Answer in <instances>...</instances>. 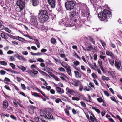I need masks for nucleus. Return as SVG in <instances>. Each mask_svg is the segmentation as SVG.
<instances>
[{
  "label": "nucleus",
  "mask_w": 122,
  "mask_h": 122,
  "mask_svg": "<svg viewBox=\"0 0 122 122\" xmlns=\"http://www.w3.org/2000/svg\"><path fill=\"white\" fill-rule=\"evenodd\" d=\"M100 42L102 46H103V47L104 48L106 46V45L105 43V42L104 41L101 40L100 41Z\"/></svg>",
  "instance_id": "nucleus-41"
},
{
  "label": "nucleus",
  "mask_w": 122,
  "mask_h": 122,
  "mask_svg": "<svg viewBox=\"0 0 122 122\" xmlns=\"http://www.w3.org/2000/svg\"><path fill=\"white\" fill-rule=\"evenodd\" d=\"M50 92L51 94H54L55 93V91L53 89H51L50 90Z\"/></svg>",
  "instance_id": "nucleus-58"
},
{
  "label": "nucleus",
  "mask_w": 122,
  "mask_h": 122,
  "mask_svg": "<svg viewBox=\"0 0 122 122\" xmlns=\"http://www.w3.org/2000/svg\"><path fill=\"white\" fill-rule=\"evenodd\" d=\"M65 111L66 114V115L69 116V111L67 109H65Z\"/></svg>",
  "instance_id": "nucleus-45"
},
{
  "label": "nucleus",
  "mask_w": 122,
  "mask_h": 122,
  "mask_svg": "<svg viewBox=\"0 0 122 122\" xmlns=\"http://www.w3.org/2000/svg\"><path fill=\"white\" fill-rule=\"evenodd\" d=\"M30 75L33 77H35L36 75H34L33 74V70L31 71L30 70H28L27 71Z\"/></svg>",
  "instance_id": "nucleus-28"
},
{
  "label": "nucleus",
  "mask_w": 122,
  "mask_h": 122,
  "mask_svg": "<svg viewBox=\"0 0 122 122\" xmlns=\"http://www.w3.org/2000/svg\"><path fill=\"white\" fill-rule=\"evenodd\" d=\"M33 74H34V75H36L35 77H36L37 76L36 75L38 73V72L37 71H36L34 70H33Z\"/></svg>",
  "instance_id": "nucleus-40"
},
{
  "label": "nucleus",
  "mask_w": 122,
  "mask_h": 122,
  "mask_svg": "<svg viewBox=\"0 0 122 122\" xmlns=\"http://www.w3.org/2000/svg\"><path fill=\"white\" fill-rule=\"evenodd\" d=\"M98 18L102 21H105L107 22V19L112 16L111 12L107 9H104L102 12H100L98 14Z\"/></svg>",
  "instance_id": "nucleus-2"
},
{
  "label": "nucleus",
  "mask_w": 122,
  "mask_h": 122,
  "mask_svg": "<svg viewBox=\"0 0 122 122\" xmlns=\"http://www.w3.org/2000/svg\"><path fill=\"white\" fill-rule=\"evenodd\" d=\"M28 1V0H18L16 4L17 6L19 7L20 10H22L25 6V3Z\"/></svg>",
  "instance_id": "nucleus-5"
},
{
  "label": "nucleus",
  "mask_w": 122,
  "mask_h": 122,
  "mask_svg": "<svg viewBox=\"0 0 122 122\" xmlns=\"http://www.w3.org/2000/svg\"><path fill=\"white\" fill-rule=\"evenodd\" d=\"M71 12L76 17H78V10L76 9L73 10Z\"/></svg>",
  "instance_id": "nucleus-22"
},
{
  "label": "nucleus",
  "mask_w": 122,
  "mask_h": 122,
  "mask_svg": "<svg viewBox=\"0 0 122 122\" xmlns=\"http://www.w3.org/2000/svg\"><path fill=\"white\" fill-rule=\"evenodd\" d=\"M93 47L92 46L88 47L87 48V50L88 51H91L92 50V49Z\"/></svg>",
  "instance_id": "nucleus-46"
},
{
  "label": "nucleus",
  "mask_w": 122,
  "mask_h": 122,
  "mask_svg": "<svg viewBox=\"0 0 122 122\" xmlns=\"http://www.w3.org/2000/svg\"><path fill=\"white\" fill-rule=\"evenodd\" d=\"M88 10H86L85 9H81V13L83 16L84 17H86L87 15H88L89 13H88Z\"/></svg>",
  "instance_id": "nucleus-8"
},
{
  "label": "nucleus",
  "mask_w": 122,
  "mask_h": 122,
  "mask_svg": "<svg viewBox=\"0 0 122 122\" xmlns=\"http://www.w3.org/2000/svg\"><path fill=\"white\" fill-rule=\"evenodd\" d=\"M10 65L12 67L13 69H15V66L12 63H10Z\"/></svg>",
  "instance_id": "nucleus-54"
},
{
  "label": "nucleus",
  "mask_w": 122,
  "mask_h": 122,
  "mask_svg": "<svg viewBox=\"0 0 122 122\" xmlns=\"http://www.w3.org/2000/svg\"><path fill=\"white\" fill-rule=\"evenodd\" d=\"M2 23L3 22L0 19V24L1 25H0V30H2L4 28V26L3 25H2Z\"/></svg>",
  "instance_id": "nucleus-34"
},
{
  "label": "nucleus",
  "mask_w": 122,
  "mask_h": 122,
  "mask_svg": "<svg viewBox=\"0 0 122 122\" xmlns=\"http://www.w3.org/2000/svg\"><path fill=\"white\" fill-rule=\"evenodd\" d=\"M79 6L81 10L82 9H85L86 10H88L87 5L86 4L80 3L79 4Z\"/></svg>",
  "instance_id": "nucleus-7"
},
{
  "label": "nucleus",
  "mask_w": 122,
  "mask_h": 122,
  "mask_svg": "<svg viewBox=\"0 0 122 122\" xmlns=\"http://www.w3.org/2000/svg\"><path fill=\"white\" fill-rule=\"evenodd\" d=\"M32 95L36 97H40V96L39 94L35 92L33 94H32Z\"/></svg>",
  "instance_id": "nucleus-43"
},
{
  "label": "nucleus",
  "mask_w": 122,
  "mask_h": 122,
  "mask_svg": "<svg viewBox=\"0 0 122 122\" xmlns=\"http://www.w3.org/2000/svg\"><path fill=\"white\" fill-rule=\"evenodd\" d=\"M48 2L50 5L51 8L55 7V0H48Z\"/></svg>",
  "instance_id": "nucleus-10"
},
{
  "label": "nucleus",
  "mask_w": 122,
  "mask_h": 122,
  "mask_svg": "<svg viewBox=\"0 0 122 122\" xmlns=\"http://www.w3.org/2000/svg\"><path fill=\"white\" fill-rule=\"evenodd\" d=\"M104 93L105 95L106 96L108 97L109 96V94L108 92L107 91H104Z\"/></svg>",
  "instance_id": "nucleus-57"
},
{
  "label": "nucleus",
  "mask_w": 122,
  "mask_h": 122,
  "mask_svg": "<svg viewBox=\"0 0 122 122\" xmlns=\"http://www.w3.org/2000/svg\"><path fill=\"white\" fill-rule=\"evenodd\" d=\"M59 63L61 64L63 67L66 68L69 66L64 61H62V62L61 61H59Z\"/></svg>",
  "instance_id": "nucleus-21"
},
{
  "label": "nucleus",
  "mask_w": 122,
  "mask_h": 122,
  "mask_svg": "<svg viewBox=\"0 0 122 122\" xmlns=\"http://www.w3.org/2000/svg\"><path fill=\"white\" fill-rule=\"evenodd\" d=\"M47 51V50L46 49H43L41 50V51L42 52L44 53L46 52Z\"/></svg>",
  "instance_id": "nucleus-62"
},
{
  "label": "nucleus",
  "mask_w": 122,
  "mask_h": 122,
  "mask_svg": "<svg viewBox=\"0 0 122 122\" xmlns=\"http://www.w3.org/2000/svg\"><path fill=\"white\" fill-rule=\"evenodd\" d=\"M60 97L62 100L65 101H66V99L68 98L67 97L64 96L63 95L61 96Z\"/></svg>",
  "instance_id": "nucleus-36"
},
{
  "label": "nucleus",
  "mask_w": 122,
  "mask_h": 122,
  "mask_svg": "<svg viewBox=\"0 0 122 122\" xmlns=\"http://www.w3.org/2000/svg\"><path fill=\"white\" fill-rule=\"evenodd\" d=\"M115 65L116 67L118 69H119L121 66V63L120 61H115Z\"/></svg>",
  "instance_id": "nucleus-19"
},
{
  "label": "nucleus",
  "mask_w": 122,
  "mask_h": 122,
  "mask_svg": "<svg viewBox=\"0 0 122 122\" xmlns=\"http://www.w3.org/2000/svg\"><path fill=\"white\" fill-rule=\"evenodd\" d=\"M7 36H8L9 37H10L12 38L15 39H17V38H16V37L14 36H13L11 35L10 34H7Z\"/></svg>",
  "instance_id": "nucleus-35"
},
{
  "label": "nucleus",
  "mask_w": 122,
  "mask_h": 122,
  "mask_svg": "<svg viewBox=\"0 0 122 122\" xmlns=\"http://www.w3.org/2000/svg\"><path fill=\"white\" fill-rule=\"evenodd\" d=\"M18 67L19 69H20L23 71H25L26 69V67H24L23 66H18Z\"/></svg>",
  "instance_id": "nucleus-30"
},
{
  "label": "nucleus",
  "mask_w": 122,
  "mask_h": 122,
  "mask_svg": "<svg viewBox=\"0 0 122 122\" xmlns=\"http://www.w3.org/2000/svg\"><path fill=\"white\" fill-rule=\"evenodd\" d=\"M0 64L5 66H6L7 65V63L5 61H0Z\"/></svg>",
  "instance_id": "nucleus-49"
},
{
  "label": "nucleus",
  "mask_w": 122,
  "mask_h": 122,
  "mask_svg": "<svg viewBox=\"0 0 122 122\" xmlns=\"http://www.w3.org/2000/svg\"><path fill=\"white\" fill-rule=\"evenodd\" d=\"M32 3L33 6H36L39 4L38 0H32Z\"/></svg>",
  "instance_id": "nucleus-20"
},
{
  "label": "nucleus",
  "mask_w": 122,
  "mask_h": 122,
  "mask_svg": "<svg viewBox=\"0 0 122 122\" xmlns=\"http://www.w3.org/2000/svg\"><path fill=\"white\" fill-rule=\"evenodd\" d=\"M98 62L99 64V66L101 69L104 73H105L104 72V70L102 66V61H98Z\"/></svg>",
  "instance_id": "nucleus-29"
},
{
  "label": "nucleus",
  "mask_w": 122,
  "mask_h": 122,
  "mask_svg": "<svg viewBox=\"0 0 122 122\" xmlns=\"http://www.w3.org/2000/svg\"><path fill=\"white\" fill-rule=\"evenodd\" d=\"M89 85L90 86L95 89L94 85L93 83L90 82L89 83Z\"/></svg>",
  "instance_id": "nucleus-50"
},
{
  "label": "nucleus",
  "mask_w": 122,
  "mask_h": 122,
  "mask_svg": "<svg viewBox=\"0 0 122 122\" xmlns=\"http://www.w3.org/2000/svg\"><path fill=\"white\" fill-rule=\"evenodd\" d=\"M58 69L61 71L64 72L65 71V69L62 67L59 68Z\"/></svg>",
  "instance_id": "nucleus-56"
},
{
  "label": "nucleus",
  "mask_w": 122,
  "mask_h": 122,
  "mask_svg": "<svg viewBox=\"0 0 122 122\" xmlns=\"http://www.w3.org/2000/svg\"><path fill=\"white\" fill-rule=\"evenodd\" d=\"M72 99L73 100H76L77 101H78L79 100V98L76 97H73L72 98Z\"/></svg>",
  "instance_id": "nucleus-47"
},
{
  "label": "nucleus",
  "mask_w": 122,
  "mask_h": 122,
  "mask_svg": "<svg viewBox=\"0 0 122 122\" xmlns=\"http://www.w3.org/2000/svg\"><path fill=\"white\" fill-rule=\"evenodd\" d=\"M83 89L84 90H86L88 91H89L90 90V89L88 88L86 86H84V87L83 88Z\"/></svg>",
  "instance_id": "nucleus-55"
},
{
  "label": "nucleus",
  "mask_w": 122,
  "mask_h": 122,
  "mask_svg": "<svg viewBox=\"0 0 122 122\" xmlns=\"http://www.w3.org/2000/svg\"><path fill=\"white\" fill-rule=\"evenodd\" d=\"M31 54L33 55H40L41 54L40 53H34L32 52H31Z\"/></svg>",
  "instance_id": "nucleus-48"
},
{
  "label": "nucleus",
  "mask_w": 122,
  "mask_h": 122,
  "mask_svg": "<svg viewBox=\"0 0 122 122\" xmlns=\"http://www.w3.org/2000/svg\"><path fill=\"white\" fill-rule=\"evenodd\" d=\"M8 104L7 101L6 100H4L3 102V109L5 110L8 107Z\"/></svg>",
  "instance_id": "nucleus-16"
},
{
  "label": "nucleus",
  "mask_w": 122,
  "mask_h": 122,
  "mask_svg": "<svg viewBox=\"0 0 122 122\" xmlns=\"http://www.w3.org/2000/svg\"><path fill=\"white\" fill-rule=\"evenodd\" d=\"M17 37V38H18V39L17 38V39L19 41H21L22 42H24L25 41V39L23 38L20 37L19 36H18Z\"/></svg>",
  "instance_id": "nucleus-37"
},
{
  "label": "nucleus",
  "mask_w": 122,
  "mask_h": 122,
  "mask_svg": "<svg viewBox=\"0 0 122 122\" xmlns=\"http://www.w3.org/2000/svg\"><path fill=\"white\" fill-rule=\"evenodd\" d=\"M75 76L76 78H80L81 77V75L77 71H74Z\"/></svg>",
  "instance_id": "nucleus-18"
},
{
  "label": "nucleus",
  "mask_w": 122,
  "mask_h": 122,
  "mask_svg": "<svg viewBox=\"0 0 122 122\" xmlns=\"http://www.w3.org/2000/svg\"><path fill=\"white\" fill-rule=\"evenodd\" d=\"M92 109L95 110L96 112L98 114H99L100 113V111L99 109L97 108H96L95 107H92Z\"/></svg>",
  "instance_id": "nucleus-33"
},
{
  "label": "nucleus",
  "mask_w": 122,
  "mask_h": 122,
  "mask_svg": "<svg viewBox=\"0 0 122 122\" xmlns=\"http://www.w3.org/2000/svg\"><path fill=\"white\" fill-rule=\"evenodd\" d=\"M75 4L74 1H69L65 2V5L66 9L70 11L74 9Z\"/></svg>",
  "instance_id": "nucleus-4"
},
{
  "label": "nucleus",
  "mask_w": 122,
  "mask_h": 122,
  "mask_svg": "<svg viewBox=\"0 0 122 122\" xmlns=\"http://www.w3.org/2000/svg\"><path fill=\"white\" fill-rule=\"evenodd\" d=\"M16 56L17 58L20 60L25 61V59L24 57L22 56H21L19 55L18 54H16Z\"/></svg>",
  "instance_id": "nucleus-25"
},
{
  "label": "nucleus",
  "mask_w": 122,
  "mask_h": 122,
  "mask_svg": "<svg viewBox=\"0 0 122 122\" xmlns=\"http://www.w3.org/2000/svg\"><path fill=\"white\" fill-rule=\"evenodd\" d=\"M51 43L53 44H55L56 42V40L54 38H52L51 39Z\"/></svg>",
  "instance_id": "nucleus-38"
},
{
  "label": "nucleus",
  "mask_w": 122,
  "mask_h": 122,
  "mask_svg": "<svg viewBox=\"0 0 122 122\" xmlns=\"http://www.w3.org/2000/svg\"><path fill=\"white\" fill-rule=\"evenodd\" d=\"M34 40L35 42V44L36 45L40 44V43L38 41V40L37 39L35 38Z\"/></svg>",
  "instance_id": "nucleus-44"
},
{
  "label": "nucleus",
  "mask_w": 122,
  "mask_h": 122,
  "mask_svg": "<svg viewBox=\"0 0 122 122\" xmlns=\"http://www.w3.org/2000/svg\"><path fill=\"white\" fill-rule=\"evenodd\" d=\"M4 87L5 88H6V89L9 90H11V89H10L9 86L7 85H5V86Z\"/></svg>",
  "instance_id": "nucleus-61"
},
{
  "label": "nucleus",
  "mask_w": 122,
  "mask_h": 122,
  "mask_svg": "<svg viewBox=\"0 0 122 122\" xmlns=\"http://www.w3.org/2000/svg\"><path fill=\"white\" fill-rule=\"evenodd\" d=\"M92 76L94 78V79H95V78H97V77L96 75L94 73H92Z\"/></svg>",
  "instance_id": "nucleus-59"
},
{
  "label": "nucleus",
  "mask_w": 122,
  "mask_h": 122,
  "mask_svg": "<svg viewBox=\"0 0 122 122\" xmlns=\"http://www.w3.org/2000/svg\"><path fill=\"white\" fill-rule=\"evenodd\" d=\"M64 25L66 27H71L74 26L72 24H69L66 22H64Z\"/></svg>",
  "instance_id": "nucleus-27"
},
{
  "label": "nucleus",
  "mask_w": 122,
  "mask_h": 122,
  "mask_svg": "<svg viewBox=\"0 0 122 122\" xmlns=\"http://www.w3.org/2000/svg\"><path fill=\"white\" fill-rule=\"evenodd\" d=\"M97 101L100 103H101L102 102L104 103V102L103 99L101 97L100 98H97Z\"/></svg>",
  "instance_id": "nucleus-39"
},
{
  "label": "nucleus",
  "mask_w": 122,
  "mask_h": 122,
  "mask_svg": "<svg viewBox=\"0 0 122 122\" xmlns=\"http://www.w3.org/2000/svg\"><path fill=\"white\" fill-rule=\"evenodd\" d=\"M93 81L95 84L97 85H98L99 83L95 79H94L93 80Z\"/></svg>",
  "instance_id": "nucleus-63"
},
{
  "label": "nucleus",
  "mask_w": 122,
  "mask_h": 122,
  "mask_svg": "<svg viewBox=\"0 0 122 122\" xmlns=\"http://www.w3.org/2000/svg\"><path fill=\"white\" fill-rule=\"evenodd\" d=\"M102 79L104 80H106L107 81H108L109 80V78L108 77H106L104 76H102Z\"/></svg>",
  "instance_id": "nucleus-42"
},
{
  "label": "nucleus",
  "mask_w": 122,
  "mask_h": 122,
  "mask_svg": "<svg viewBox=\"0 0 122 122\" xmlns=\"http://www.w3.org/2000/svg\"><path fill=\"white\" fill-rule=\"evenodd\" d=\"M7 34L6 33L4 32L1 33L0 35L2 38L6 40L7 41V39H8V38L6 36H7Z\"/></svg>",
  "instance_id": "nucleus-17"
},
{
  "label": "nucleus",
  "mask_w": 122,
  "mask_h": 122,
  "mask_svg": "<svg viewBox=\"0 0 122 122\" xmlns=\"http://www.w3.org/2000/svg\"><path fill=\"white\" fill-rule=\"evenodd\" d=\"M73 63L76 66H77L79 64L78 61H74Z\"/></svg>",
  "instance_id": "nucleus-64"
},
{
  "label": "nucleus",
  "mask_w": 122,
  "mask_h": 122,
  "mask_svg": "<svg viewBox=\"0 0 122 122\" xmlns=\"http://www.w3.org/2000/svg\"><path fill=\"white\" fill-rule=\"evenodd\" d=\"M66 90L67 91V92L69 93L71 95H73L74 93H78V92H74L73 90L69 89L68 87H67L66 89Z\"/></svg>",
  "instance_id": "nucleus-12"
},
{
  "label": "nucleus",
  "mask_w": 122,
  "mask_h": 122,
  "mask_svg": "<svg viewBox=\"0 0 122 122\" xmlns=\"http://www.w3.org/2000/svg\"><path fill=\"white\" fill-rule=\"evenodd\" d=\"M51 16L53 20L55 19L56 17L55 15L52 14L51 13L48 12L47 10L41 9L39 11L38 16L39 21L40 22L44 23L46 22Z\"/></svg>",
  "instance_id": "nucleus-1"
},
{
  "label": "nucleus",
  "mask_w": 122,
  "mask_h": 122,
  "mask_svg": "<svg viewBox=\"0 0 122 122\" xmlns=\"http://www.w3.org/2000/svg\"><path fill=\"white\" fill-rule=\"evenodd\" d=\"M56 90L57 92L58 93L60 94H62L64 92V90L63 89H61L60 87L56 86Z\"/></svg>",
  "instance_id": "nucleus-9"
},
{
  "label": "nucleus",
  "mask_w": 122,
  "mask_h": 122,
  "mask_svg": "<svg viewBox=\"0 0 122 122\" xmlns=\"http://www.w3.org/2000/svg\"><path fill=\"white\" fill-rule=\"evenodd\" d=\"M30 21L32 25L35 27H39L38 25V22L37 18L34 17H32Z\"/></svg>",
  "instance_id": "nucleus-6"
},
{
  "label": "nucleus",
  "mask_w": 122,
  "mask_h": 122,
  "mask_svg": "<svg viewBox=\"0 0 122 122\" xmlns=\"http://www.w3.org/2000/svg\"><path fill=\"white\" fill-rule=\"evenodd\" d=\"M90 0V1L92 5L94 7L96 6L98 1L97 0Z\"/></svg>",
  "instance_id": "nucleus-24"
},
{
  "label": "nucleus",
  "mask_w": 122,
  "mask_h": 122,
  "mask_svg": "<svg viewBox=\"0 0 122 122\" xmlns=\"http://www.w3.org/2000/svg\"><path fill=\"white\" fill-rule=\"evenodd\" d=\"M0 73L1 75H4L5 74L6 72L4 70H1L0 71Z\"/></svg>",
  "instance_id": "nucleus-53"
},
{
  "label": "nucleus",
  "mask_w": 122,
  "mask_h": 122,
  "mask_svg": "<svg viewBox=\"0 0 122 122\" xmlns=\"http://www.w3.org/2000/svg\"><path fill=\"white\" fill-rule=\"evenodd\" d=\"M51 75L52 77L56 81H58L60 79L54 74H52Z\"/></svg>",
  "instance_id": "nucleus-31"
},
{
  "label": "nucleus",
  "mask_w": 122,
  "mask_h": 122,
  "mask_svg": "<svg viewBox=\"0 0 122 122\" xmlns=\"http://www.w3.org/2000/svg\"><path fill=\"white\" fill-rule=\"evenodd\" d=\"M60 57L62 58H65V60L66 61H67V58L66 57L65 55L64 54H60Z\"/></svg>",
  "instance_id": "nucleus-32"
},
{
  "label": "nucleus",
  "mask_w": 122,
  "mask_h": 122,
  "mask_svg": "<svg viewBox=\"0 0 122 122\" xmlns=\"http://www.w3.org/2000/svg\"><path fill=\"white\" fill-rule=\"evenodd\" d=\"M106 54L110 56L112 58L114 59L117 58L116 57L114 56V54L112 52H110L108 50L106 51Z\"/></svg>",
  "instance_id": "nucleus-13"
},
{
  "label": "nucleus",
  "mask_w": 122,
  "mask_h": 122,
  "mask_svg": "<svg viewBox=\"0 0 122 122\" xmlns=\"http://www.w3.org/2000/svg\"><path fill=\"white\" fill-rule=\"evenodd\" d=\"M35 107L32 106H30L29 107V112L31 114H32L34 113L33 110Z\"/></svg>",
  "instance_id": "nucleus-15"
},
{
  "label": "nucleus",
  "mask_w": 122,
  "mask_h": 122,
  "mask_svg": "<svg viewBox=\"0 0 122 122\" xmlns=\"http://www.w3.org/2000/svg\"><path fill=\"white\" fill-rule=\"evenodd\" d=\"M5 30L6 32L9 33H10L11 32V30L7 28H5Z\"/></svg>",
  "instance_id": "nucleus-52"
},
{
  "label": "nucleus",
  "mask_w": 122,
  "mask_h": 122,
  "mask_svg": "<svg viewBox=\"0 0 122 122\" xmlns=\"http://www.w3.org/2000/svg\"><path fill=\"white\" fill-rule=\"evenodd\" d=\"M40 115L41 116L44 117L46 119H48L49 120L55 119V118H53L51 114L49 112V109L44 110V112L43 111H41Z\"/></svg>",
  "instance_id": "nucleus-3"
},
{
  "label": "nucleus",
  "mask_w": 122,
  "mask_h": 122,
  "mask_svg": "<svg viewBox=\"0 0 122 122\" xmlns=\"http://www.w3.org/2000/svg\"><path fill=\"white\" fill-rule=\"evenodd\" d=\"M80 103L81 105L83 107H85L86 106V105L85 103L82 101L80 102Z\"/></svg>",
  "instance_id": "nucleus-51"
},
{
  "label": "nucleus",
  "mask_w": 122,
  "mask_h": 122,
  "mask_svg": "<svg viewBox=\"0 0 122 122\" xmlns=\"http://www.w3.org/2000/svg\"><path fill=\"white\" fill-rule=\"evenodd\" d=\"M69 17L70 18L71 20H73L74 19L73 21L75 22H76L77 21V19H76V17L73 13L71 12H70Z\"/></svg>",
  "instance_id": "nucleus-11"
},
{
  "label": "nucleus",
  "mask_w": 122,
  "mask_h": 122,
  "mask_svg": "<svg viewBox=\"0 0 122 122\" xmlns=\"http://www.w3.org/2000/svg\"><path fill=\"white\" fill-rule=\"evenodd\" d=\"M13 103L15 105V107H18V105L17 104H18L22 108H24V107L23 105H21L17 101L14 100L13 101Z\"/></svg>",
  "instance_id": "nucleus-14"
},
{
  "label": "nucleus",
  "mask_w": 122,
  "mask_h": 122,
  "mask_svg": "<svg viewBox=\"0 0 122 122\" xmlns=\"http://www.w3.org/2000/svg\"><path fill=\"white\" fill-rule=\"evenodd\" d=\"M72 112L73 114H76L77 113V112L74 109H72Z\"/></svg>",
  "instance_id": "nucleus-60"
},
{
  "label": "nucleus",
  "mask_w": 122,
  "mask_h": 122,
  "mask_svg": "<svg viewBox=\"0 0 122 122\" xmlns=\"http://www.w3.org/2000/svg\"><path fill=\"white\" fill-rule=\"evenodd\" d=\"M66 72L71 77V76L72 74L71 73V71L70 68L69 66L68 67L66 68Z\"/></svg>",
  "instance_id": "nucleus-26"
},
{
  "label": "nucleus",
  "mask_w": 122,
  "mask_h": 122,
  "mask_svg": "<svg viewBox=\"0 0 122 122\" xmlns=\"http://www.w3.org/2000/svg\"><path fill=\"white\" fill-rule=\"evenodd\" d=\"M88 38L87 37L85 38L87 40L88 39H89L90 41H91V42H92L93 44L94 45H95V41L93 38L92 37L90 36H88Z\"/></svg>",
  "instance_id": "nucleus-23"
}]
</instances>
